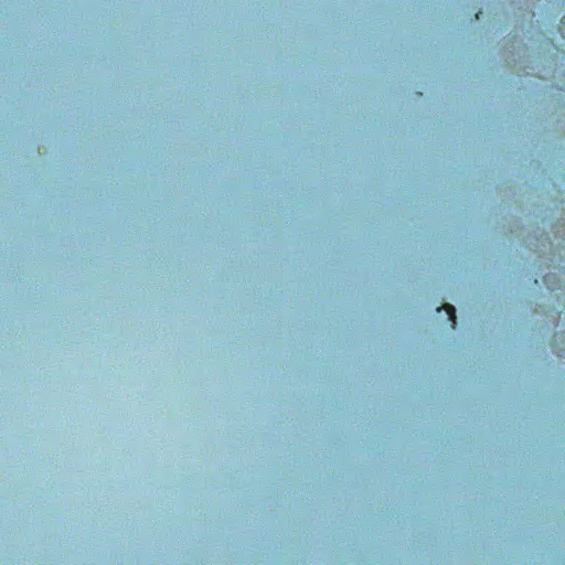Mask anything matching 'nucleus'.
<instances>
[{
    "mask_svg": "<svg viewBox=\"0 0 565 565\" xmlns=\"http://www.w3.org/2000/svg\"><path fill=\"white\" fill-rule=\"evenodd\" d=\"M441 310H445L446 315L448 316V321L450 322V328L456 329L457 326V316H456V309L452 305L445 303L440 308L437 309L438 312Z\"/></svg>",
    "mask_w": 565,
    "mask_h": 565,
    "instance_id": "f257e3e1",
    "label": "nucleus"
}]
</instances>
